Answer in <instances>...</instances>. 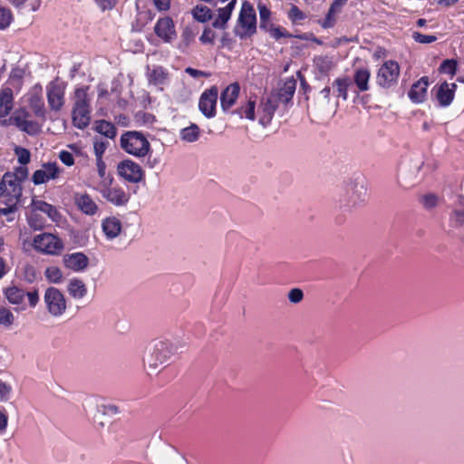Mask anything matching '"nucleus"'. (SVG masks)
Instances as JSON below:
<instances>
[{
	"instance_id": "obj_45",
	"label": "nucleus",
	"mask_w": 464,
	"mask_h": 464,
	"mask_svg": "<svg viewBox=\"0 0 464 464\" xmlns=\"http://www.w3.org/2000/svg\"><path fill=\"white\" fill-rule=\"evenodd\" d=\"M20 130L26 132L29 135H36L40 131V126L36 121H28L20 129Z\"/></svg>"
},
{
	"instance_id": "obj_56",
	"label": "nucleus",
	"mask_w": 464,
	"mask_h": 464,
	"mask_svg": "<svg viewBox=\"0 0 464 464\" xmlns=\"http://www.w3.org/2000/svg\"><path fill=\"white\" fill-rule=\"evenodd\" d=\"M136 117L138 118V121H142L143 123L150 124L155 121V116L148 112H139Z\"/></svg>"
},
{
	"instance_id": "obj_42",
	"label": "nucleus",
	"mask_w": 464,
	"mask_h": 464,
	"mask_svg": "<svg viewBox=\"0 0 464 464\" xmlns=\"http://www.w3.org/2000/svg\"><path fill=\"white\" fill-rule=\"evenodd\" d=\"M457 71V61L454 59H447L440 66V72L442 73L454 75Z\"/></svg>"
},
{
	"instance_id": "obj_12",
	"label": "nucleus",
	"mask_w": 464,
	"mask_h": 464,
	"mask_svg": "<svg viewBox=\"0 0 464 464\" xmlns=\"http://www.w3.org/2000/svg\"><path fill=\"white\" fill-rule=\"evenodd\" d=\"M117 172L120 177L130 183H138L144 178V170L140 165L131 160L119 162Z\"/></svg>"
},
{
	"instance_id": "obj_10",
	"label": "nucleus",
	"mask_w": 464,
	"mask_h": 464,
	"mask_svg": "<svg viewBox=\"0 0 464 464\" xmlns=\"http://www.w3.org/2000/svg\"><path fill=\"white\" fill-rule=\"evenodd\" d=\"M174 353V348L171 343L167 340L156 341L151 348L149 366L157 368L158 365L167 362Z\"/></svg>"
},
{
	"instance_id": "obj_30",
	"label": "nucleus",
	"mask_w": 464,
	"mask_h": 464,
	"mask_svg": "<svg viewBox=\"0 0 464 464\" xmlns=\"http://www.w3.org/2000/svg\"><path fill=\"white\" fill-rule=\"evenodd\" d=\"M68 292L73 298L81 299L87 294V288L82 280L73 278L69 282Z\"/></svg>"
},
{
	"instance_id": "obj_44",
	"label": "nucleus",
	"mask_w": 464,
	"mask_h": 464,
	"mask_svg": "<svg viewBox=\"0 0 464 464\" xmlns=\"http://www.w3.org/2000/svg\"><path fill=\"white\" fill-rule=\"evenodd\" d=\"M14 153L17 156L18 162L22 165H26L30 162L31 153L29 150L23 147H16Z\"/></svg>"
},
{
	"instance_id": "obj_49",
	"label": "nucleus",
	"mask_w": 464,
	"mask_h": 464,
	"mask_svg": "<svg viewBox=\"0 0 464 464\" xmlns=\"http://www.w3.org/2000/svg\"><path fill=\"white\" fill-rule=\"evenodd\" d=\"M150 77L151 81H153L155 83H163L167 78V73L161 67H159L152 71Z\"/></svg>"
},
{
	"instance_id": "obj_11",
	"label": "nucleus",
	"mask_w": 464,
	"mask_h": 464,
	"mask_svg": "<svg viewBox=\"0 0 464 464\" xmlns=\"http://www.w3.org/2000/svg\"><path fill=\"white\" fill-rule=\"evenodd\" d=\"M66 83L57 80L52 81L46 87L47 102L50 109L59 111L65 102Z\"/></svg>"
},
{
	"instance_id": "obj_6",
	"label": "nucleus",
	"mask_w": 464,
	"mask_h": 464,
	"mask_svg": "<svg viewBox=\"0 0 464 464\" xmlns=\"http://www.w3.org/2000/svg\"><path fill=\"white\" fill-rule=\"evenodd\" d=\"M234 31L235 34L240 39L249 38L256 32V11L247 1L242 4Z\"/></svg>"
},
{
	"instance_id": "obj_38",
	"label": "nucleus",
	"mask_w": 464,
	"mask_h": 464,
	"mask_svg": "<svg viewBox=\"0 0 464 464\" xmlns=\"http://www.w3.org/2000/svg\"><path fill=\"white\" fill-rule=\"evenodd\" d=\"M45 277L51 283L58 284L62 281L63 273L57 266H49L45 270Z\"/></svg>"
},
{
	"instance_id": "obj_35",
	"label": "nucleus",
	"mask_w": 464,
	"mask_h": 464,
	"mask_svg": "<svg viewBox=\"0 0 464 464\" xmlns=\"http://www.w3.org/2000/svg\"><path fill=\"white\" fill-rule=\"evenodd\" d=\"M365 189L362 186L356 188V190L353 191L351 196H349L347 207H355L362 203L365 200Z\"/></svg>"
},
{
	"instance_id": "obj_40",
	"label": "nucleus",
	"mask_w": 464,
	"mask_h": 464,
	"mask_svg": "<svg viewBox=\"0 0 464 464\" xmlns=\"http://www.w3.org/2000/svg\"><path fill=\"white\" fill-rule=\"evenodd\" d=\"M14 316L10 309L0 306V324L9 327L14 324Z\"/></svg>"
},
{
	"instance_id": "obj_55",
	"label": "nucleus",
	"mask_w": 464,
	"mask_h": 464,
	"mask_svg": "<svg viewBox=\"0 0 464 464\" xmlns=\"http://www.w3.org/2000/svg\"><path fill=\"white\" fill-rule=\"evenodd\" d=\"M451 221L456 225H463L464 224V209L462 210H455L451 216Z\"/></svg>"
},
{
	"instance_id": "obj_5",
	"label": "nucleus",
	"mask_w": 464,
	"mask_h": 464,
	"mask_svg": "<svg viewBox=\"0 0 464 464\" xmlns=\"http://www.w3.org/2000/svg\"><path fill=\"white\" fill-rule=\"evenodd\" d=\"M120 144L125 152L138 158L145 157L150 150L148 139L143 133L136 130H129L121 134Z\"/></svg>"
},
{
	"instance_id": "obj_3",
	"label": "nucleus",
	"mask_w": 464,
	"mask_h": 464,
	"mask_svg": "<svg viewBox=\"0 0 464 464\" xmlns=\"http://www.w3.org/2000/svg\"><path fill=\"white\" fill-rule=\"evenodd\" d=\"M89 86L76 88L73 92V104L72 109V125L79 129H86L91 122V98L89 96Z\"/></svg>"
},
{
	"instance_id": "obj_48",
	"label": "nucleus",
	"mask_w": 464,
	"mask_h": 464,
	"mask_svg": "<svg viewBox=\"0 0 464 464\" xmlns=\"http://www.w3.org/2000/svg\"><path fill=\"white\" fill-rule=\"evenodd\" d=\"M105 410H106V408H98L97 413L93 417L94 422L101 426L104 425V421L102 420H101V416L106 414ZM107 410L111 414H116L118 412V411H117L118 408L111 407V408H107Z\"/></svg>"
},
{
	"instance_id": "obj_17",
	"label": "nucleus",
	"mask_w": 464,
	"mask_h": 464,
	"mask_svg": "<svg viewBox=\"0 0 464 464\" xmlns=\"http://www.w3.org/2000/svg\"><path fill=\"white\" fill-rule=\"evenodd\" d=\"M102 197L114 206H124L129 202L130 196L121 187H106L102 190Z\"/></svg>"
},
{
	"instance_id": "obj_22",
	"label": "nucleus",
	"mask_w": 464,
	"mask_h": 464,
	"mask_svg": "<svg viewBox=\"0 0 464 464\" xmlns=\"http://www.w3.org/2000/svg\"><path fill=\"white\" fill-rule=\"evenodd\" d=\"M429 81L427 77H421L411 88L408 95L411 101L414 103H421L425 101L427 96V89Z\"/></svg>"
},
{
	"instance_id": "obj_51",
	"label": "nucleus",
	"mask_w": 464,
	"mask_h": 464,
	"mask_svg": "<svg viewBox=\"0 0 464 464\" xmlns=\"http://www.w3.org/2000/svg\"><path fill=\"white\" fill-rule=\"evenodd\" d=\"M304 294L301 289L294 288L288 293V299L293 304H298L303 300Z\"/></svg>"
},
{
	"instance_id": "obj_19",
	"label": "nucleus",
	"mask_w": 464,
	"mask_h": 464,
	"mask_svg": "<svg viewBox=\"0 0 464 464\" xmlns=\"http://www.w3.org/2000/svg\"><path fill=\"white\" fill-rule=\"evenodd\" d=\"M457 85L443 82L436 91L437 101L441 107H448L453 101Z\"/></svg>"
},
{
	"instance_id": "obj_26",
	"label": "nucleus",
	"mask_w": 464,
	"mask_h": 464,
	"mask_svg": "<svg viewBox=\"0 0 464 464\" xmlns=\"http://www.w3.org/2000/svg\"><path fill=\"white\" fill-rule=\"evenodd\" d=\"M102 230L108 238L112 239L121 233V223L115 217L106 218L102 221Z\"/></svg>"
},
{
	"instance_id": "obj_36",
	"label": "nucleus",
	"mask_w": 464,
	"mask_h": 464,
	"mask_svg": "<svg viewBox=\"0 0 464 464\" xmlns=\"http://www.w3.org/2000/svg\"><path fill=\"white\" fill-rule=\"evenodd\" d=\"M341 11L330 6L328 13L325 18L320 22V24L323 28L327 29L333 27L336 23V16Z\"/></svg>"
},
{
	"instance_id": "obj_23",
	"label": "nucleus",
	"mask_w": 464,
	"mask_h": 464,
	"mask_svg": "<svg viewBox=\"0 0 464 464\" xmlns=\"http://www.w3.org/2000/svg\"><path fill=\"white\" fill-rule=\"evenodd\" d=\"M14 106V94L10 87L0 90V118L7 116Z\"/></svg>"
},
{
	"instance_id": "obj_8",
	"label": "nucleus",
	"mask_w": 464,
	"mask_h": 464,
	"mask_svg": "<svg viewBox=\"0 0 464 464\" xmlns=\"http://www.w3.org/2000/svg\"><path fill=\"white\" fill-rule=\"evenodd\" d=\"M34 248L47 255H59L63 249V243L60 237L51 233L36 235L33 240Z\"/></svg>"
},
{
	"instance_id": "obj_61",
	"label": "nucleus",
	"mask_w": 464,
	"mask_h": 464,
	"mask_svg": "<svg viewBox=\"0 0 464 464\" xmlns=\"http://www.w3.org/2000/svg\"><path fill=\"white\" fill-rule=\"evenodd\" d=\"M438 5L450 6L455 5L459 0H434Z\"/></svg>"
},
{
	"instance_id": "obj_31",
	"label": "nucleus",
	"mask_w": 464,
	"mask_h": 464,
	"mask_svg": "<svg viewBox=\"0 0 464 464\" xmlns=\"http://www.w3.org/2000/svg\"><path fill=\"white\" fill-rule=\"evenodd\" d=\"M199 136L200 129L195 123H191L188 127L183 128L180 130V139L185 142H194Z\"/></svg>"
},
{
	"instance_id": "obj_14",
	"label": "nucleus",
	"mask_w": 464,
	"mask_h": 464,
	"mask_svg": "<svg viewBox=\"0 0 464 464\" xmlns=\"http://www.w3.org/2000/svg\"><path fill=\"white\" fill-rule=\"evenodd\" d=\"M154 33L164 43H171L177 38L175 24L169 16L158 19L154 25Z\"/></svg>"
},
{
	"instance_id": "obj_34",
	"label": "nucleus",
	"mask_w": 464,
	"mask_h": 464,
	"mask_svg": "<svg viewBox=\"0 0 464 464\" xmlns=\"http://www.w3.org/2000/svg\"><path fill=\"white\" fill-rule=\"evenodd\" d=\"M295 92V82L294 80L286 81L284 86L279 91V98L284 102H288L292 99Z\"/></svg>"
},
{
	"instance_id": "obj_46",
	"label": "nucleus",
	"mask_w": 464,
	"mask_h": 464,
	"mask_svg": "<svg viewBox=\"0 0 464 464\" xmlns=\"http://www.w3.org/2000/svg\"><path fill=\"white\" fill-rule=\"evenodd\" d=\"M109 143L102 140H95L93 143V150L96 158H102Z\"/></svg>"
},
{
	"instance_id": "obj_24",
	"label": "nucleus",
	"mask_w": 464,
	"mask_h": 464,
	"mask_svg": "<svg viewBox=\"0 0 464 464\" xmlns=\"http://www.w3.org/2000/svg\"><path fill=\"white\" fill-rule=\"evenodd\" d=\"M28 104L36 116L42 117L45 113L44 102L42 96V87L32 92L28 98Z\"/></svg>"
},
{
	"instance_id": "obj_52",
	"label": "nucleus",
	"mask_w": 464,
	"mask_h": 464,
	"mask_svg": "<svg viewBox=\"0 0 464 464\" xmlns=\"http://www.w3.org/2000/svg\"><path fill=\"white\" fill-rule=\"evenodd\" d=\"M59 159L66 166L70 167L74 164L73 155L67 150H62L59 154Z\"/></svg>"
},
{
	"instance_id": "obj_53",
	"label": "nucleus",
	"mask_w": 464,
	"mask_h": 464,
	"mask_svg": "<svg viewBox=\"0 0 464 464\" xmlns=\"http://www.w3.org/2000/svg\"><path fill=\"white\" fill-rule=\"evenodd\" d=\"M98 6L102 10H111L117 5V0H94Z\"/></svg>"
},
{
	"instance_id": "obj_41",
	"label": "nucleus",
	"mask_w": 464,
	"mask_h": 464,
	"mask_svg": "<svg viewBox=\"0 0 464 464\" xmlns=\"http://www.w3.org/2000/svg\"><path fill=\"white\" fill-rule=\"evenodd\" d=\"M13 20L10 9L0 5V30L7 28Z\"/></svg>"
},
{
	"instance_id": "obj_21",
	"label": "nucleus",
	"mask_w": 464,
	"mask_h": 464,
	"mask_svg": "<svg viewBox=\"0 0 464 464\" xmlns=\"http://www.w3.org/2000/svg\"><path fill=\"white\" fill-rule=\"evenodd\" d=\"M240 92V86L237 82L229 84L222 92L220 102L223 111H228L237 102Z\"/></svg>"
},
{
	"instance_id": "obj_2",
	"label": "nucleus",
	"mask_w": 464,
	"mask_h": 464,
	"mask_svg": "<svg viewBox=\"0 0 464 464\" xmlns=\"http://www.w3.org/2000/svg\"><path fill=\"white\" fill-rule=\"evenodd\" d=\"M17 176L11 172L4 174L0 181V203L5 207L0 209V215L6 216L17 210L22 196V186Z\"/></svg>"
},
{
	"instance_id": "obj_39",
	"label": "nucleus",
	"mask_w": 464,
	"mask_h": 464,
	"mask_svg": "<svg viewBox=\"0 0 464 464\" xmlns=\"http://www.w3.org/2000/svg\"><path fill=\"white\" fill-rule=\"evenodd\" d=\"M257 8L260 16V27L266 29L269 24L271 12L266 5L261 3L258 4Z\"/></svg>"
},
{
	"instance_id": "obj_62",
	"label": "nucleus",
	"mask_w": 464,
	"mask_h": 464,
	"mask_svg": "<svg viewBox=\"0 0 464 464\" xmlns=\"http://www.w3.org/2000/svg\"><path fill=\"white\" fill-rule=\"evenodd\" d=\"M271 35H272L275 39H280L281 37L285 36V34H283L279 28H273V29L271 30Z\"/></svg>"
},
{
	"instance_id": "obj_4",
	"label": "nucleus",
	"mask_w": 464,
	"mask_h": 464,
	"mask_svg": "<svg viewBox=\"0 0 464 464\" xmlns=\"http://www.w3.org/2000/svg\"><path fill=\"white\" fill-rule=\"evenodd\" d=\"M205 3L216 7L215 10L205 7V22L210 21L216 29H225L236 7L237 0H205Z\"/></svg>"
},
{
	"instance_id": "obj_37",
	"label": "nucleus",
	"mask_w": 464,
	"mask_h": 464,
	"mask_svg": "<svg viewBox=\"0 0 464 464\" xmlns=\"http://www.w3.org/2000/svg\"><path fill=\"white\" fill-rule=\"evenodd\" d=\"M178 374V371L174 366H166L158 372V379L169 382L172 381Z\"/></svg>"
},
{
	"instance_id": "obj_47",
	"label": "nucleus",
	"mask_w": 464,
	"mask_h": 464,
	"mask_svg": "<svg viewBox=\"0 0 464 464\" xmlns=\"http://www.w3.org/2000/svg\"><path fill=\"white\" fill-rule=\"evenodd\" d=\"M412 38L415 42L420 44H431L437 40V37L434 35H427L419 32H414L412 34Z\"/></svg>"
},
{
	"instance_id": "obj_43",
	"label": "nucleus",
	"mask_w": 464,
	"mask_h": 464,
	"mask_svg": "<svg viewBox=\"0 0 464 464\" xmlns=\"http://www.w3.org/2000/svg\"><path fill=\"white\" fill-rule=\"evenodd\" d=\"M288 17L293 23L300 24L306 18V15L296 5H292L288 12Z\"/></svg>"
},
{
	"instance_id": "obj_60",
	"label": "nucleus",
	"mask_w": 464,
	"mask_h": 464,
	"mask_svg": "<svg viewBox=\"0 0 464 464\" xmlns=\"http://www.w3.org/2000/svg\"><path fill=\"white\" fill-rule=\"evenodd\" d=\"M186 72H188V74H190L193 77L203 76V72L202 71L196 70V69H193V68H190V67H188L186 69Z\"/></svg>"
},
{
	"instance_id": "obj_7",
	"label": "nucleus",
	"mask_w": 464,
	"mask_h": 464,
	"mask_svg": "<svg viewBox=\"0 0 464 464\" xmlns=\"http://www.w3.org/2000/svg\"><path fill=\"white\" fill-rule=\"evenodd\" d=\"M3 295L10 304L16 306L14 308L16 311H24L26 309L24 302L25 296H27L30 307H35L39 302L37 289L25 292L22 287L13 285L4 288Z\"/></svg>"
},
{
	"instance_id": "obj_57",
	"label": "nucleus",
	"mask_w": 464,
	"mask_h": 464,
	"mask_svg": "<svg viewBox=\"0 0 464 464\" xmlns=\"http://www.w3.org/2000/svg\"><path fill=\"white\" fill-rule=\"evenodd\" d=\"M153 3L160 11H167L170 6V0H153Z\"/></svg>"
},
{
	"instance_id": "obj_32",
	"label": "nucleus",
	"mask_w": 464,
	"mask_h": 464,
	"mask_svg": "<svg viewBox=\"0 0 464 464\" xmlns=\"http://www.w3.org/2000/svg\"><path fill=\"white\" fill-rule=\"evenodd\" d=\"M352 82L348 77L337 78L333 82V87L335 89L338 97H342L343 100L346 101L348 98V88Z\"/></svg>"
},
{
	"instance_id": "obj_18",
	"label": "nucleus",
	"mask_w": 464,
	"mask_h": 464,
	"mask_svg": "<svg viewBox=\"0 0 464 464\" xmlns=\"http://www.w3.org/2000/svg\"><path fill=\"white\" fill-rule=\"evenodd\" d=\"M73 200L77 208L84 214L93 216L98 212V205L87 193H75Z\"/></svg>"
},
{
	"instance_id": "obj_54",
	"label": "nucleus",
	"mask_w": 464,
	"mask_h": 464,
	"mask_svg": "<svg viewBox=\"0 0 464 464\" xmlns=\"http://www.w3.org/2000/svg\"><path fill=\"white\" fill-rule=\"evenodd\" d=\"M11 391H12V387L10 385L0 381V400L1 401H7Z\"/></svg>"
},
{
	"instance_id": "obj_64",
	"label": "nucleus",
	"mask_w": 464,
	"mask_h": 464,
	"mask_svg": "<svg viewBox=\"0 0 464 464\" xmlns=\"http://www.w3.org/2000/svg\"><path fill=\"white\" fill-rule=\"evenodd\" d=\"M330 92H331V88L330 87H324L322 91H321V94L324 96V98L329 102L330 101Z\"/></svg>"
},
{
	"instance_id": "obj_25",
	"label": "nucleus",
	"mask_w": 464,
	"mask_h": 464,
	"mask_svg": "<svg viewBox=\"0 0 464 464\" xmlns=\"http://www.w3.org/2000/svg\"><path fill=\"white\" fill-rule=\"evenodd\" d=\"M218 97V90L217 87H212L205 92V117L210 118L215 115Z\"/></svg>"
},
{
	"instance_id": "obj_59",
	"label": "nucleus",
	"mask_w": 464,
	"mask_h": 464,
	"mask_svg": "<svg viewBox=\"0 0 464 464\" xmlns=\"http://www.w3.org/2000/svg\"><path fill=\"white\" fill-rule=\"evenodd\" d=\"M8 416L5 412L0 411V432L5 430L7 427Z\"/></svg>"
},
{
	"instance_id": "obj_13",
	"label": "nucleus",
	"mask_w": 464,
	"mask_h": 464,
	"mask_svg": "<svg viewBox=\"0 0 464 464\" xmlns=\"http://www.w3.org/2000/svg\"><path fill=\"white\" fill-rule=\"evenodd\" d=\"M44 302L49 313L53 316H60L65 312V298L63 293L57 288H47L44 294Z\"/></svg>"
},
{
	"instance_id": "obj_33",
	"label": "nucleus",
	"mask_w": 464,
	"mask_h": 464,
	"mask_svg": "<svg viewBox=\"0 0 464 464\" xmlns=\"http://www.w3.org/2000/svg\"><path fill=\"white\" fill-rule=\"evenodd\" d=\"M29 117L30 114L28 111L24 108H21L13 113V115L10 117V121L20 130L21 127L29 121Z\"/></svg>"
},
{
	"instance_id": "obj_28",
	"label": "nucleus",
	"mask_w": 464,
	"mask_h": 464,
	"mask_svg": "<svg viewBox=\"0 0 464 464\" xmlns=\"http://www.w3.org/2000/svg\"><path fill=\"white\" fill-rule=\"evenodd\" d=\"M33 206L35 210L45 213L53 221H56L60 217V213L56 208L46 201L35 200L33 201Z\"/></svg>"
},
{
	"instance_id": "obj_63",
	"label": "nucleus",
	"mask_w": 464,
	"mask_h": 464,
	"mask_svg": "<svg viewBox=\"0 0 464 464\" xmlns=\"http://www.w3.org/2000/svg\"><path fill=\"white\" fill-rule=\"evenodd\" d=\"M346 2H347V0H334L333 2V4L331 5V6H333L334 9L336 8L341 11Z\"/></svg>"
},
{
	"instance_id": "obj_29",
	"label": "nucleus",
	"mask_w": 464,
	"mask_h": 464,
	"mask_svg": "<svg viewBox=\"0 0 464 464\" xmlns=\"http://www.w3.org/2000/svg\"><path fill=\"white\" fill-rule=\"evenodd\" d=\"M370 77L371 73L368 69L362 68L356 70L353 80L360 92H366L369 90Z\"/></svg>"
},
{
	"instance_id": "obj_50",
	"label": "nucleus",
	"mask_w": 464,
	"mask_h": 464,
	"mask_svg": "<svg viewBox=\"0 0 464 464\" xmlns=\"http://www.w3.org/2000/svg\"><path fill=\"white\" fill-rule=\"evenodd\" d=\"M439 202V198L434 194H427L422 197V203L426 208H434Z\"/></svg>"
},
{
	"instance_id": "obj_9",
	"label": "nucleus",
	"mask_w": 464,
	"mask_h": 464,
	"mask_svg": "<svg viewBox=\"0 0 464 464\" xmlns=\"http://www.w3.org/2000/svg\"><path fill=\"white\" fill-rule=\"evenodd\" d=\"M400 72V65L396 61H385L377 72L376 82L378 85L386 89L396 85Z\"/></svg>"
},
{
	"instance_id": "obj_15",
	"label": "nucleus",
	"mask_w": 464,
	"mask_h": 464,
	"mask_svg": "<svg viewBox=\"0 0 464 464\" xmlns=\"http://www.w3.org/2000/svg\"><path fill=\"white\" fill-rule=\"evenodd\" d=\"M58 175L59 168L55 162L44 163L42 169L34 172L32 181L34 185H41L48 182L50 179H55Z\"/></svg>"
},
{
	"instance_id": "obj_58",
	"label": "nucleus",
	"mask_w": 464,
	"mask_h": 464,
	"mask_svg": "<svg viewBox=\"0 0 464 464\" xmlns=\"http://www.w3.org/2000/svg\"><path fill=\"white\" fill-rule=\"evenodd\" d=\"M97 171L100 178H104L106 171V164L102 158H96Z\"/></svg>"
},
{
	"instance_id": "obj_27",
	"label": "nucleus",
	"mask_w": 464,
	"mask_h": 464,
	"mask_svg": "<svg viewBox=\"0 0 464 464\" xmlns=\"http://www.w3.org/2000/svg\"><path fill=\"white\" fill-rule=\"evenodd\" d=\"M93 130L108 139H114L117 135L116 126L108 121L98 120L94 122Z\"/></svg>"
},
{
	"instance_id": "obj_16",
	"label": "nucleus",
	"mask_w": 464,
	"mask_h": 464,
	"mask_svg": "<svg viewBox=\"0 0 464 464\" xmlns=\"http://www.w3.org/2000/svg\"><path fill=\"white\" fill-rule=\"evenodd\" d=\"M194 22L186 26V28L183 31L182 37L187 44H188L190 42L194 41L195 37L199 33V28L196 24V22L198 23H203V5H198L196 7L191 11Z\"/></svg>"
},
{
	"instance_id": "obj_20",
	"label": "nucleus",
	"mask_w": 464,
	"mask_h": 464,
	"mask_svg": "<svg viewBox=\"0 0 464 464\" xmlns=\"http://www.w3.org/2000/svg\"><path fill=\"white\" fill-rule=\"evenodd\" d=\"M63 263L67 268L73 271H82L88 266L89 259L86 255L81 252L65 255Z\"/></svg>"
},
{
	"instance_id": "obj_1",
	"label": "nucleus",
	"mask_w": 464,
	"mask_h": 464,
	"mask_svg": "<svg viewBox=\"0 0 464 464\" xmlns=\"http://www.w3.org/2000/svg\"><path fill=\"white\" fill-rule=\"evenodd\" d=\"M256 96H249L246 102L235 112H237L240 118H246L249 121L257 119L259 123L265 127L271 122L276 110V104L270 98L262 99L256 110Z\"/></svg>"
}]
</instances>
